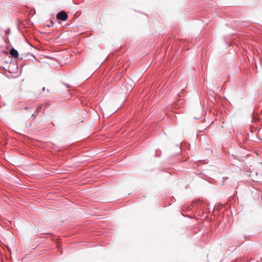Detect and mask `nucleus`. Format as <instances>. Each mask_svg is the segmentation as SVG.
Wrapping results in <instances>:
<instances>
[{
    "label": "nucleus",
    "mask_w": 262,
    "mask_h": 262,
    "mask_svg": "<svg viewBox=\"0 0 262 262\" xmlns=\"http://www.w3.org/2000/svg\"><path fill=\"white\" fill-rule=\"evenodd\" d=\"M40 108H41V106L38 107L37 108L36 111H39Z\"/></svg>",
    "instance_id": "39448f33"
},
{
    "label": "nucleus",
    "mask_w": 262,
    "mask_h": 262,
    "mask_svg": "<svg viewBox=\"0 0 262 262\" xmlns=\"http://www.w3.org/2000/svg\"><path fill=\"white\" fill-rule=\"evenodd\" d=\"M132 88V85H130V88L129 89H131Z\"/></svg>",
    "instance_id": "423d86ee"
},
{
    "label": "nucleus",
    "mask_w": 262,
    "mask_h": 262,
    "mask_svg": "<svg viewBox=\"0 0 262 262\" xmlns=\"http://www.w3.org/2000/svg\"><path fill=\"white\" fill-rule=\"evenodd\" d=\"M5 40L6 42L7 43L8 42H9V39H8V38H5Z\"/></svg>",
    "instance_id": "20e7f679"
},
{
    "label": "nucleus",
    "mask_w": 262,
    "mask_h": 262,
    "mask_svg": "<svg viewBox=\"0 0 262 262\" xmlns=\"http://www.w3.org/2000/svg\"><path fill=\"white\" fill-rule=\"evenodd\" d=\"M10 54L13 58H17L18 57V53L17 52V51L15 50L14 49H11L10 50Z\"/></svg>",
    "instance_id": "f03ea898"
},
{
    "label": "nucleus",
    "mask_w": 262,
    "mask_h": 262,
    "mask_svg": "<svg viewBox=\"0 0 262 262\" xmlns=\"http://www.w3.org/2000/svg\"><path fill=\"white\" fill-rule=\"evenodd\" d=\"M6 34H9L10 33V30L9 29H8L5 31Z\"/></svg>",
    "instance_id": "7ed1b4c3"
},
{
    "label": "nucleus",
    "mask_w": 262,
    "mask_h": 262,
    "mask_svg": "<svg viewBox=\"0 0 262 262\" xmlns=\"http://www.w3.org/2000/svg\"><path fill=\"white\" fill-rule=\"evenodd\" d=\"M56 18L58 20L65 21L68 18V14L64 11H61L57 14Z\"/></svg>",
    "instance_id": "f257e3e1"
}]
</instances>
